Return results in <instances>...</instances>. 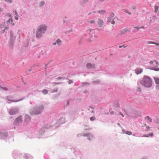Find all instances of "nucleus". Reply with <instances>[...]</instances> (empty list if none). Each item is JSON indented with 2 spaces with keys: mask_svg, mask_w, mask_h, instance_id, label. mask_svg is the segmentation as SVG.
Wrapping results in <instances>:
<instances>
[{
  "mask_svg": "<svg viewBox=\"0 0 159 159\" xmlns=\"http://www.w3.org/2000/svg\"><path fill=\"white\" fill-rule=\"evenodd\" d=\"M144 28V27L143 26H142V27H134V28H135V29H137V31L138 30L141 28Z\"/></svg>",
  "mask_w": 159,
  "mask_h": 159,
  "instance_id": "obj_21",
  "label": "nucleus"
},
{
  "mask_svg": "<svg viewBox=\"0 0 159 159\" xmlns=\"http://www.w3.org/2000/svg\"><path fill=\"white\" fill-rule=\"evenodd\" d=\"M103 21L102 19L100 18L98 19V23L99 27H101L103 26Z\"/></svg>",
  "mask_w": 159,
  "mask_h": 159,
  "instance_id": "obj_8",
  "label": "nucleus"
},
{
  "mask_svg": "<svg viewBox=\"0 0 159 159\" xmlns=\"http://www.w3.org/2000/svg\"><path fill=\"white\" fill-rule=\"evenodd\" d=\"M15 20H17L18 19V18L17 17H16V16H15Z\"/></svg>",
  "mask_w": 159,
  "mask_h": 159,
  "instance_id": "obj_33",
  "label": "nucleus"
},
{
  "mask_svg": "<svg viewBox=\"0 0 159 159\" xmlns=\"http://www.w3.org/2000/svg\"><path fill=\"white\" fill-rule=\"evenodd\" d=\"M48 91L46 89H44L42 91V93L44 94H46L48 93Z\"/></svg>",
  "mask_w": 159,
  "mask_h": 159,
  "instance_id": "obj_19",
  "label": "nucleus"
},
{
  "mask_svg": "<svg viewBox=\"0 0 159 159\" xmlns=\"http://www.w3.org/2000/svg\"><path fill=\"white\" fill-rule=\"evenodd\" d=\"M44 33L41 31L40 30V29H39L38 28L37 30V33L36 35V37L38 38H40L42 35V34Z\"/></svg>",
  "mask_w": 159,
  "mask_h": 159,
  "instance_id": "obj_5",
  "label": "nucleus"
},
{
  "mask_svg": "<svg viewBox=\"0 0 159 159\" xmlns=\"http://www.w3.org/2000/svg\"><path fill=\"white\" fill-rule=\"evenodd\" d=\"M5 1L9 2L10 3H11L12 1V0H5Z\"/></svg>",
  "mask_w": 159,
  "mask_h": 159,
  "instance_id": "obj_29",
  "label": "nucleus"
},
{
  "mask_svg": "<svg viewBox=\"0 0 159 159\" xmlns=\"http://www.w3.org/2000/svg\"><path fill=\"white\" fill-rule=\"evenodd\" d=\"M39 29H40V30L44 33L46 30L47 27L44 24L40 25L38 28Z\"/></svg>",
  "mask_w": 159,
  "mask_h": 159,
  "instance_id": "obj_7",
  "label": "nucleus"
},
{
  "mask_svg": "<svg viewBox=\"0 0 159 159\" xmlns=\"http://www.w3.org/2000/svg\"><path fill=\"white\" fill-rule=\"evenodd\" d=\"M67 105H69V101H68L67 102Z\"/></svg>",
  "mask_w": 159,
  "mask_h": 159,
  "instance_id": "obj_39",
  "label": "nucleus"
},
{
  "mask_svg": "<svg viewBox=\"0 0 159 159\" xmlns=\"http://www.w3.org/2000/svg\"><path fill=\"white\" fill-rule=\"evenodd\" d=\"M145 126H146V124H145Z\"/></svg>",
  "mask_w": 159,
  "mask_h": 159,
  "instance_id": "obj_47",
  "label": "nucleus"
},
{
  "mask_svg": "<svg viewBox=\"0 0 159 159\" xmlns=\"http://www.w3.org/2000/svg\"><path fill=\"white\" fill-rule=\"evenodd\" d=\"M88 134H84V136H87Z\"/></svg>",
  "mask_w": 159,
  "mask_h": 159,
  "instance_id": "obj_38",
  "label": "nucleus"
},
{
  "mask_svg": "<svg viewBox=\"0 0 159 159\" xmlns=\"http://www.w3.org/2000/svg\"><path fill=\"white\" fill-rule=\"evenodd\" d=\"M98 12L101 14H104L106 13V11L105 10H101L98 11Z\"/></svg>",
  "mask_w": 159,
  "mask_h": 159,
  "instance_id": "obj_16",
  "label": "nucleus"
},
{
  "mask_svg": "<svg viewBox=\"0 0 159 159\" xmlns=\"http://www.w3.org/2000/svg\"><path fill=\"white\" fill-rule=\"evenodd\" d=\"M126 134L128 135H131L132 134V132L130 131H126Z\"/></svg>",
  "mask_w": 159,
  "mask_h": 159,
  "instance_id": "obj_23",
  "label": "nucleus"
},
{
  "mask_svg": "<svg viewBox=\"0 0 159 159\" xmlns=\"http://www.w3.org/2000/svg\"><path fill=\"white\" fill-rule=\"evenodd\" d=\"M19 110L17 108H14L10 110L9 111V114L11 115H15L18 112Z\"/></svg>",
  "mask_w": 159,
  "mask_h": 159,
  "instance_id": "obj_6",
  "label": "nucleus"
},
{
  "mask_svg": "<svg viewBox=\"0 0 159 159\" xmlns=\"http://www.w3.org/2000/svg\"><path fill=\"white\" fill-rule=\"evenodd\" d=\"M133 9H135V7H134L133 8Z\"/></svg>",
  "mask_w": 159,
  "mask_h": 159,
  "instance_id": "obj_43",
  "label": "nucleus"
},
{
  "mask_svg": "<svg viewBox=\"0 0 159 159\" xmlns=\"http://www.w3.org/2000/svg\"><path fill=\"white\" fill-rule=\"evenodd\" d=\"M147 129H146V130L147 131L148 129H150V127L149 126H148L147 127Z\"/></svg>",
  "mask_w": 159,
  "mask_h": 159,
  "instance_id": "obj_37",
  "label": "nucleus"
},
{
  "mask_svg": "<svg viewBox=\"0 0 159 159\" xmlns=\"http://www.w3.org/2000/svg\"><path fill=\"white\" fill-rule=\"evenodd\" d=\"M126 32V30H123L120 33V34L121 35L123 34L124 33H125Z\"/></svg>",
  "mask_w": 159,
  "mask_h": 159,
  "instance_id": "obj_20",
  "label": "nucleus"
},
{
  "mask_svg": "<svg viewBox=\"0 0 159 159\" xmlns=\"http://www.w3.org/2000/svg\"><path fill=\"white\" fill-rule=\"evenodd\" d=\"M149 43H152V44H156V45H159V44H157V43H155L154 42H150Z\"/></svg>",
  "mask_w": 159,
  "mask_h": 159,
  "instance_id": "obj_28",
  "label": "nucleus"
},
{
  "mask_svg": "<svg viewBox=\"0 0 159 159\" xmlns=\"http://www.w3.org/2000/svg\"><path fill=\"white\" fill-rule=\"evenodd\" d=\"M153 133H152L150 134H148V135H144V136L145 137H149L150 136L152 137L153 136Z\"/></svg>",
  "mask_w": 159,
  "mask_h": 159,
  "instance_id": "obj_17",
  "label": "nucleus"
},
{
  "mask_svg": "<svg viewBox=\"0 0 159 159\" xmlns=\"http://www.w3.org/2000/svg\"><path fill=\"white\" fill-rule=\"evenodd\" d=\"M120 114L123 117H124L123 115L121 112L120 113Z\"/></svg>",
  "mask_w": 159,
  "mask_h": 159,
  "instance_id": "obj_32",
  "label": "nucleus"
},
{
  "mask_svg": "<svg viewBox=\"0 0 159 159\" xmlns=\"http://www.w3.org/2000/svg\"><path fill=\"white\" fill-rule=\"evenodd\" d=\"M94 65L93 64H91L90 63H88L86 65V67L88 69L93 68L94 67Z\"/></svg>",
  "mask_w": 159,
  "mask_h": 159,
  "instance_id": "obj_12",
  "label": "nucleus"
},
{
  "mask_svg": "<svg viewBox=\"0 0 159 159\" xmlns=\"http://www.w3.org/2000/svg\"><path fill=\"white\" fill-rule=\"evenodd\" d=\"M122 47H123V46H120V47H119V48H122Z\"/></svg>",
  "mask_w": 159,
  "mask_h": 159,
  "instance_id": "obj_41",
  "label": "nucleus"
},
{
  "mask_svg": "<svg viewBox=\"0 0 159 159\" xmlns=\"http://www.w3.org/2000/svg\"><path fill=\"white\" fill-rule=\"evenodd\" d=\"M94 36L95 37H97V36L96 35H94Z\"/></svg>",
  "mask_w": 159,
  "mask_h": 159,
  "instance_id": "obj_44",
  "label": "nucleus"
},
{
  "mask_svg": "<svg viewBox=\"0 0 159 159\" xmlns=\"http://www.w3.org/2000/svg\"><path fill=\"white\" fill-rule=\"evenodd\" d=\"M155 83L156 84H159V78L157 77H155L154 78Z\"/></svg>",
  "mask_w": 159,
  "mask_h": 159,
  "instance_id": "obj_14",
  "label": "nucleus"
},
{
  "mask_svg": "<svg viewBox=\"0 0 159 159\" xmlns=\"http://www.w3.org/2000/svg\"><path fill=\"white\" fill-rule=\"evenodd\" d=\"M95 22V21L94 20H91L89 21V22L90 23L92 24L94 23Z\"/></svg>",
  "mask_w": 159,
  "mask_h": 159,
  "instance_id": "obj_24",
  "label": "nucleus"
},
{
  "mask_svg": "<svg viewBox=\"0 0 159 159\" xmlns=\"http://www.w3.org/2000/svg\"><path fill=\"white\" fill-rule=\"evenodd\" d=\"M125 12L126 13H127L129 15H131V12L128 11L126 10H125Z\"/></svg>",
  "mask_w": 159,
  "mask_h": 159,
  "instance_id": "obj_25",
  "label": "nucleus"
},
{
  "mask_svg": "<svg viewBox=\"0 0 159 159\" xmlns=\"http://www.w3.org/2000/svg\"><path fill=\"white\" fill-rule=\"evenodd\" d=\"M30 120V117L28 115H26L25 116V121L26 122H28Z\"/></svg>",
  "mask_w": 159,
  "mask_h": 159,
  "instance_id": "obj_13",
  "label": "nucleus"
},
{
  "mask_svg": "<svg viewBox=\"0 0 159 159\" xmlns=\"http://www.w3.org/2000/svg\"><path fill=\"white\" fill-rule=\"evenodd\" d=\"M96 118L94 117H92L90 118V120L91 121H93L95 120Z\"/></svg>",
  "mask_w": 159,
  "mask_h": 159,
  "instance_id": "obj_22",
  "label": "nucleus"
},
{
  "mask_svg": "<svg viewBox=\"0 0 159 159\" xmlns=\"http://www.w3.org/2000/svg\"><path fill=\"white\" fill-rule=\"evenodd\" d=\"M15 14L16 16H17L18 15V14H17V12L16 11H15Z\"/></svg>",
  "mask_w": 159,
  "mask_h": 159,
  "instance_id": "obj_35",
  "label": "nucleus"
},
{
  "mask_svg": "<svg viewBox=\"0 0 159 159\" xmlns=\"http://www.w3.org/2000/svg\"><path fill=\"white\" fill-rule=\"evenodd\" d=\"M22 119L21 117H18L15 120V123L16 124H19V123H21L22 121Z\"/></svg>",
  "mask_w": 159,
  "mask_h": 159,
  "instance_id": "obj_9",
  "label": "nucleus"
},
{
  "mask_svg": "<svg viewBox=\"0 0 159 159\" xmlns=\"http://www.w3.org/2000/svg\"><path fill=\"white\" fill-rule=\"evenodd\" d=\"M44 2L43 1H42L41 2V6H43L44 4Z\"/></svg>",
  "mask_w": 159,
  "mask_h": 159,
  "instance_id": "obj_26",
  "label": "nucleus"
},
{
  "mask_svg": "<svg viewBox=\"0 0 159 159\" xmlns=\"http://www.w3.org/2000/svg\"><path fill=\"white\" fill-rule=\"evenodd\" d=\"M146 119L148 121L150 122H152V119L149 117V116H148L147 117H146Z\"/></svg>",
  "mask_w": 159,
  "mask_h": 159,
  "instance_id": "obj_18",
  "label": "nucleus"
},
{
  "mask_svg": "<svg viewBox=\"0 0 159 159\" xmlns=\"http://www.w3.org/2000/svg\"><path fill=\"white\" fill-rule=\"evenodd\" d=\"M58 80H61V79H62V78L61 77H59L57 78Z\"/></svg>",
  "mask_w": 159,
  "mask_h": 159,
  "instance_id": "obj_34",
  "label": "nucleus"
},
{
  "mask_svg": "<svg viewBox=\"0 0 159 159\" xmlns=\"http://www.w3.org/2000/svg\"><path fill=\"white\" fill-rule=\"evenodd\" d=\"M8 100L9 101H11V102H18V101H13V100H10L8 99Z\"/></svg>",
  "mask_w": 159,
  "mask_h": 159,
  "instance_id": "obj_30",
  "label": "nucleus"
},
{
  "mask_svg": "<svg viewBox=\"0 0 159 159\" xmlns=\"http://www.w3.org/2000/svg\"><path fill=\"white\" fill-rule=\"evenodd\" d=\"M72 83V81H70V80H69V84H70L71 83Z\"/></svg>",
  "mask_w": 159,
  "mask_h": 159,
  "instance_id": "obj_36",
  "label": "nucleus"
},
{
  "mask_svg": "<svg viewBox=\"0 0 159 159\" xmlns=\"http://www.w3.org/2000/svg\"><path fill=\"white\" fill-rule=\"evenodd\" d=\"M44 109V107L41 105L40 107H37L35 110V112H33L31 113L32 115L39 114L41 113Z\"/></svg>",
  "mask_w": 159,
  "mask_h": 159,
  "instance_id": "obj_4",
  "label": "nucleus"
},
{
  "mask_svg": "<svg viewBox=\"0 0 159 159\" xmlns=\"http://www.w3.org/2000/svg\"><path fill=\"white\" fill-rule=\"evenodd\" d=\"M61 40L59 39H58L55 42L53 43L52 44L54 45H57L59 46L61 45Z\"/></svg>",
  "mask_w": 159,
  "mask_h": 159,
  "instance_id": "obj_10",
  "label": "nucleus"
},
{
  "mask_svg": "<svg viewBox=\"0 0 159 159\" xmlns=\"http://www.w3.org/2000/svg\"><path fill=\"white\" fill-rule=\"evenodd\" d=\"M114 16V14L113 13H111L107 19V21L108 22H111V24L114 25L115 24V21L114 20L116 19L115 17L113 18Z\"/></svg>",
  "mask_w": 159,
  "mask_h": 159,
  "instance_id": "obj_3",
  "label": "nucleus"
},
{
  "mask_svg": "<svg viewBox=\"0 0 159 159\" xmlns=\"http://www.w3.org/2000/svg\"><path fill=\"white\" fill-rule=\"evenodd\" d=\"M13 25H14V23H13V24H12Z\"/></svg>",
  "mask_w": 159,
  "mask_h": 159,
  "instance_id": "obj_45",
  "label": "nucleus"
},
{
  "mask_svg": "<svg viewBox=\"0 0 159 159\" xmlns=\"http://www.w3.org/2000/svg\"><path fill=\"white\" fill-rule=\"evenodd\" d=\"M94 32V30H89L87 31V32L88 33H89L92 36V34Z\"/></svg>",
  "mask_w": 159,
  "mask_h": 159,
  "instance_id": "obj_15",
  "label": "nucleus"
},
{
  "mask_svg": "<svg viewBox=\"0 0 159 159\" xmlns=\"http://www.w3.org/2000/svg\"><path fill=\"white\" fill-rule=\"evenodd\" d=\"M138 90L139 91H141V90L140 88H138Z\"/></svg>",
  "mask_w": 159,
  "mask_h": 159,
  "instance_id": "obj_31",
  "label": "nucleus"
},
{
  "mask_svg": "<svg viewBox=\"0 0 159 159\" xmlns=\"http://www.w3.org/2000/svg\"><path fill=\"white\" fill-rule=\"evenodd\" d=\"M141 84L146 87H150L152 85L151 79L147 76H145L141 82Z\"/></svg>",
  "mask_w": 159,
  "mask_h": 159,
  "instance_id": "obj_1",
  "label": "nucleus"
},
{
  "mask_svg": "<svg viewBox=\"0 0 159 159\" xmlns=\"http://www.w3.org/2000/svg\"><path fill=\"white\" fill-rule=\"evenodd\" d=\"M135 72L136 73L137 75L139 74L140 73H141L143 72V69L140 68H138L136 69L135 70Z\"/></svg>",
  "mask_w": 159,
  "mask_h": 159,
  "instance_id": "obj_11",
  "label": "nucleus"
},
{
  "mask_svg": "<svg viewBox=\"0 0 159 159\" xmlns=\"http://www.w3.org/2000/svg\"><path fill=\"white\" fill-rule=\"evenodd\" d=\"M156 88L157 90H159V84H157Z\"/></svg>",
  "mask_w": 159,
  "mask_h": 159,
  "instance_id": "obj_27",
  "label": "nucleus"
},
{
  "mask_svg": "<svg viewBox=\"0 0 159 159\" xmlns=\"http://www.w3.org/2000/svg\"><path fill=\"white\" fill-rule=\"evenodd\" d=\"M150 64L152 66L150 69L155 71H159V68H156L155 67H157L158 65V63L156 60L150 61L149 62Z\"/></svg>",
  "mask_w": 159,
  "mask_h": 159,
  "instance_id": "obj_2",
  "label": "nucleus"
},
{
  "mask_svg": "<svg viewBox=\"0 0 159 159\" xmlns=\"http://www.w3.org/2000/svg\"><path fill=\"white\" fill-rule=\"evenodd\" d=\"M0 88L2 89V88L0 86Z\"/></svg>",
  "mask_w": 159,
  "mask_h": 159,
  "instance_id": "obj_46",
  "label": "nucleus"
},
{
  "mask_svg": "<svg viewBox=\"0 0 159 159\" xmlns=\"http://www.w3.org/2000/svg\"><path fill=\"white\" fill-rule=\"evenodd\" d=\"M118 125H119V126H120V124L119 123H118Z\"/></svg>",
  "mask_w": 159,
  "mask_h": 159,
  "instance_id": "obj_42",
  "label": "nucleus"
},
{
  "mask_svg": "<svg viewBox=\"0 0 159 159\" xmlns=\"http://www.w3.org/2000/svg\"><path fill=\"white\" fill-rule=\"evenodd\" d=\"M86 0V1L85 2H88V0Z\"/></svg>",
  "mask_w": 159,
  "mask_h": 159,
  "instance_id": "obj_40",
  "label": "nucleus"
}]
</instances>
